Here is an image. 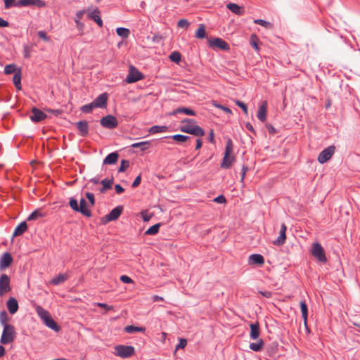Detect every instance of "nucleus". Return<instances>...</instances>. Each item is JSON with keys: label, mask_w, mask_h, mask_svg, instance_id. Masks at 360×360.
Here are the masks:
<instances>
[{"label": "nucleus", "mask_w": 360, "mask_h": 360, "mask_svg": "<svg viewBox=\"0 0 360 360\" xmlns=\"http://www.w3.org/2000/svg\"><path fill=\"white\" fill-rule=\"evenodd\" d=\"M180 130L183 132L193 134L196 136H203L205 131L200 126L195 124V121L192 119H186L181 122Z\"/></svg>", "instance_id": "1"}, {"label": "nucleus", "mask_w": 360, "mask_h": 360, "mask_svg": "<svg viewBox=\"0 0 360 360\" xmlns=\"http://www.w3.org/2000/svg\"><path fill=\"white\" fill-rule=\"evenodd\" d=\"M233 146L231 139H229L226 142L224 156L221 164V167L224 169L229 168L232 163L235 161V158L231 154L233 153Z\"/></svg>", "instance_id": "2"}, {"label": "nucleus", "mask_w": 360, "mask_h": 360, "mask_svg": "<svg viewBox=\"0 0 360 360\" xmlns=\"http://www.w3.org/2000/svg\"><path fill=\"white\" fill-rule=\"evenodd\" d=\"M15 331L13 326H5L1 338V343L7 345L14 341Z\"/></svg>", "instance_id": "3"}, {"label": "nucleus", "mask_w": 360, "mask_h": 360, "mask_svg": "<svg viewBox=\"0 0 360 360\" xmlns=\"http://www.w3.org/2000/svg\"><path fill=\"white\" fill-rule=\"evenodd\" d=\"M116 354L121 358H129L134 355L135 349L133 346L130 345H117L115 347Z\"/></svg>", "instance_id": "4"}, {"label": "nucleus", "mask_w": 360, "mask_h": 360, "mask_svg": "<svg viewBox=\"0 0 360 360\" xmlns=\"http://www.w3.org/2000/svg\"><path fill=\"white\" fill-rule=\"evenodd\" d=\"M311 252L320 262L326 263L327 262L325 250L319 243L312 244Z\"/></svg>", "instance_id": "5"}, {"label": "nucleus", "mask_w": 360, "mask_h": 360, "mask_svg": "<svg viewBox=\"0 0 360 360\" xmlns=\"http://www.w3.org/2000/svg\"><path fill=\"white\" fill-rule=\"evenodd\" d=\"M46 4L43 0H18L16 7H37L39 8L46 7Z\"/></svg>", "instance_id": "6"}, {"label": "nucleus", "mask_w": 360, "mask_h": 360, "mask_svg": "<svg viewBox=\"0 0 360 360\" xmlns=\"http://www.w3.org/2000/svg\"><path fill=\"white\" fill-rule=\"evenodd\" d=\"M11 290L10 278L4 274L0 276V296L9 292Z\"/></svg>", "instance_id": "7"}, {"label": "nucleus", "mask_w": 360, "mask_h": 360, "mask_svg": "<svg viewBox=\"0 0 360 360\" xmlns=\"http://www.w3.org/2000/svg\"><path fill=\"white\" fill-rule=\"evenodd\" d=\"M335 152V147L333 146H330L328 147L327 148L324 149L323 151L320 153V154L318 156V161L321 164H323L326 162L328 160H329L332 155L334 154Z\"/></svg>", "instance_id": "8"}, {"label": "nucleus", "mask_w": 360, "mask_h": 360, "mask_svg": "<svg viewBox=\"0 0 360 360\" xmlns=\"http://www.w3.org/2000/svg\"><path fill=\"white\" fill-rule=\"evenodd\" d=\"M209 45L212 48H217L224 51H227L230 48L229 44L221 38H214L210 39Z\"/></svg>", "instance_id": "9"}, {"label": "nucleus", "mask_w": 360, "mask_h": 360, "mask_svg": "<svg viewBox=\"0 0 360 360\" xmlns=\"http://www.w3.org/2000/svg\"><path fill=\"white\" fill-rule=\"evenodd\" d=\"M108 99V94L107 93H103L96 97L92 103L96 108L104 109L107 106Z\"/></svg>", "instance_id": "10"}, {"label": "nucleus", "mask_w": 360, "mask_h": 360, "mask_svg": "<svg viewBox=\"0 0 360 360\" xmlns=\"http://www.w3.org/2000/svg\"><path fill=\"white\" fill-rule=\"evenodd\" d=\"M143 78L142 74L135 68L130 67L129 73L128 74L126 81L128 83L136 82Z\"/></svg>", "instance_id": "11"}, {"label": "nucleus", "mask_w": 360, "mask_h": 360, "mask_svg": "<svg viewBox=\"0 0 360 360\" xmlns=\"http://www.w3.org/2000/svg\"><path fill=\"white\" fill-rule=\"evenodd\" d=\"M47 117L46 113L41 110L34 107L32 108V115L30 117L33 122H39Z\"/></svg>", "instance_id": "12"}, {"label": "nucleus", "mask_w": 360, "mask_h": 360, "mask_svg": "<svg viewBox=\"0 0 360 360\" xmlns=\"http://www.w3.org/2000/svg\"><path fill=\"white\" fill-rule=\"evenodd\" d=\"M112 188V176L110 179L105 178L101 181L99 186L96 188L101 193H105L106 191Z\"/></svg>", "instance_id": "13"}, {"label": "nucleus", "mask_w": 360, "mask_h": 360, "mask_svg": "<svg viewBox=\"0 0 360 360\" xmlns=\"http://www.w3.org/2000/svg\"><path fill=\"white\" fill-rule=\"evenodd\" d=\"M86 13L87 17L89 20L96 22L98 24V25L101 27L103 26V21L100 15V11H98V8H95L93 11L87 9Z\"/></svg>", "instance_id": "14"}, {"label": "nucleus", "mask_w": 360, "mask_h": 360, "mask_svg": "<svg viewBox=\"0 0 360 360\" xmlns=\"http://www.w3.org/2000/svg\"><path fill=\"white\" fill-rule=\"evenodd\" d=\"M13 262V257L9 252H5L0 258V269L5 270Z\"/></svg>", "instance_id": "15"}, {"label": "nucleus", "mask_w": 360, "mask_h": 360, "mask_svg": "<svg viewBox=\"0 0 360 360\" xmlns=\"http://www.w3.org/2000/svg\"><path fill=\"white\" fill-rule=\"evenodd\" d=\"M287 227L285 224H282L281 230L279 232V236L273 242L274 245L280 246L285 243L286 240V232Z\"/></svg>", "instance_id": "16"}, {"label": "nucleus", "mask_w": 360, "mask_h": 360, "mask_svg": "<svg viewBox=\"0 0 360 360\" xmlns=\"http://www.w3.org/2000/svg\"><path fill=\"white\" fill-rule=\"evenodd\" d=\"M248 264L262 266L264 264V258L260 254H252L248 257Z\"/></svg>", "instance_id": "17"}, {"label": "nucleus", "mask_w": 360, "mask_h": 360, "mask_svg": "<svg viewBox=\"0 0 360 360\" xmlns=\"http://www.w3.org/2000/svg\"><path fill=\"white\" fill-rule=\"evenodd\" d=\"M77 129L82 136H86L89 134V124L86 120H81L76 123Z\"/></svg>", "instance_id": "18"}, {"label": "nucleus", "mask_w": 360, "mask_h": 360, "mask_svg": "<svg viewBox=\"0 0 360 360\" xmlns=\"http://www.w3.org/2000/svg\"><path fill=\"white\" fill-rule=\"evenodd\" d=\"M6 306H7L8 311L11 314H14L15 313H16L19 308L18 301L14 297H10L8 300V301L6 302Z\"/></svg>", "instance_id": "19"}, {"label": "nucleus", "mask_w": 360, "mask_h": 360, "mask_svg": "<svg viewBox=\"0 0 360 360\" xmlns=\"http://www.w3.org/2000/svg\"><path fill=\"white\" fill-rule=\"evenodd\" d=\"M266 112H267V102L263 101L261 105L259 108L257 117V118L262 121L265 122L266 119Z\"/></svg>", "instance_id": "20"}, {"label": "nucleus", "mask_w": 360, "mask_h": 360, "mask_svg": "<svg viewBox=\"0 0 360 360\" xmlns=\"http://www.w3.org/2000/svg\"><path fill=\"white\" fill-rule=\"evenodd\" d=\"M250 337L252 340H257L259 338L260 335L259 324L258 322L251 323L250 325Z\"/></svg>", "instance_id": "21"}, {"label": "nucleus", "mask_w": 360, "mask_h": 360, "mask_svg": "<svg viewBox=\"0 0 360 360\" xmlns=\"http://www.w3.org/2000/svg\"><path fill=\"white\" fill-rule=\"evenodd\" d=\"M79 212L88 217L91 216V212L87 208L86 202L84 198L80 200Z\"/></svg>", "instance_id": "22"}, {"label": "nucleus", "mask_w": 360, "mask_h": 360, "mask_svg": "<svg viewBox=\"0 0 360 360\" xmlns=\"http://www.w3.org/2000/svg\"><path fill=\"white\" fill-rule=\"evenodd\" d=\"M69 278V276L68 274H60L55 278H52L50 281V283L52 285H58L59 284L63 283L65 281Z\"/></svg>", "instance_id": "23"}, {"label": "nucleus", "mask_w": 360, "mask_h": 360, "mask_svg": "<svg viewBox=\"0 0 360 360\" xmlns=\"http://www.w3.org/2000/svg\"><path fill=\"white\" fill-rule=\"evenodd\" d=\"M27 229V224L26 221H22L15 229L13 236H22Z\"/></svg>", "instance_id": "24"}, {"label": "nucleus", "mask_w": 360, "mask_h": 360, "mask_svg": "<svg viewBox=\"0 0 360 360\" xmlns=\"http://www.w3.org/2000/svg\"><path fill=\"white\" fill-rule=\"evenodd\" d=\"M228 9L237 15H243L244 13V8L236 4L229 3L226 5Z\"/></svg>", "instance_id": "25"}, {"label": "nucleus", "mask_w": 360, "mask_h": 360, "mask_svg": "<svg viewBox=\"0 0 360 360\" xmlns=\"http://www.w3.org/2000/svg\"><path fill=\"white\" fill-rule=\"evenodd\" d=\"M36 311L44 322L51 316L49 312L41 306H37L36 307Z\"/></svg>", "instance_id": "26"}, {"label": "nucleus", "mask_w": 360, "mask_h": 360, "mask_svg": "<svg viewBox=\"0 0 360 360\" xmlns=\"http://www.w3.org/2000/svg\"><path fill=\"white\" fill-rule=\"evenodd\" d=\"M300 309L302 312V316L304 321V324L305 327H307L308 308L304 301L300 302Z\"/></svg>", "instance_id": "27"}, {"label": "nucleus", "mask_w": 360, "mask_h": 360, "mask_svg": "<svg viewBox=\"0 0 360 360\" xmlns=\"http://www.w3.org/2000/svg\"><path fill=\"white\" fill-rule=\"evenodd\" d=\"M101 124L105 128L112 129V115H108L101 120Z\"/></svg>", "instance_id": "28"}, {"label": "nucleus", "mask_w": 360, "mask_h": 360, "mask_svg": "<svg viewBox=\"0 0 360 360\" xmlns=\"http://www.w3.org/2000/svg\"><path fill=\"white\" fill-rule=\"evenodd\" d=\"M44 323L47 327L56 332H58L60 330V326L51 316L44 321Z\"/></svg>", "instance_id": "29"}, {"label": "nucleus", "mask_w": 360, "mask_h": 360, "mask_svg": "<svg viewBox=\"0 0 360 360\" xmlns=\"http://www.w3.org/2000/svg\"><path fill=\"white\" fill-rule=\"evenodd\" d=\"M264 345V341L262 339H258L257 342L250 344V348L255 352H259L263 349Z\"/></svg>", "instance_id": "30"}, {"label": "nucleus", "mask_w": 360, "mask_h": 360, "mask_svg": "<svg viewBox=\"0 0 360 360\" xmlns=\"http://www.w3.org/2000/svg\"><path fill=\"white\" fill-rule=\"evenodd\" d=\"M146 328L144 327H138L134 326H127L124 328V331L127 333H134L137 332L144 333Z\"/></svg>", "instance_id": "31"}, {"label": "nucleus", "mask_w": 360, "mask_h": 360, "mask_svg": "<svg viewBox=\"0 0 360 360\" xmlns=\"http://www.w3.org/2000/svg\"><path fill=\"white\" fill-rule=\"evenodd\" d=\"M13 82L18 89H21V71L18 70L13 77Z\"/></svg>", "instance_id": "32"}, {"label": "nucleus", "mask_w": 360, "mask_h": 360, "mask_svg": "<svg viewBox=\"0 0 360 360\" xmlns=\"http://www.w3.org/2000/svg\"><path fill=\"white\" fill-rule=\"evenodd\" d=\"M117 34L122 39H127L130 34V30L124 27H118L116 29Z\"/></svg>", "instance_id": "33"}, {"label": "nucleus", "mask_w": 360, "mask_h": 360, "mask_svg": "<svg viewBox=\"0 0 360 360\" xmlns=\"http://www.w3.org/2000/svg\"><path fill=\"white\" fill-rule=\"evenodd\" d=\"M10 318L8 316L6 311H3L0 312V323L4 327L5 326H11V324H8Z\"/></svg>", "instance_id": "34"}, {"label": "nucleus", "mask_w": 360, "mask_h": 360, "mask_svg": "<svg viewBox=\"0 0 360 360\" xmlns=\"http://www.w3.org/2000/svg\"><path fill=\"white\" fill-rule=\"evenodd\" d=\"M254 23L259 25L266 29L271 30L273 28V25L270 22L262 20V19H256L254 20Z\"/></svg>", "instance_id": "35"}, {"label": "nucleus", "mask_w": 360, "mask_h": 360, "mask_svg": "<svg viewBox=\"0 0 360 360\" xmlns=\"http://www.w3.org/2000/svg\"><path fill=\"white\" fill-rule=\"evenodd\" d=\"M206 36L205 27L204 25H200L195 32V37L198 39H203Z\"/></svg>", "instance_id": "36"}, {"label": "nucleus", "mask_w": 360, "mask_h": 360, "mask_svg": "<svg viewBox=\"0 0 360 360\" xmlns=\"http://www.w3.org/2000/svg\"><path fill=\"white\" fill-rule=\"evenodd\" d=\"M167 129V127L166 126L155 125L150 127V129H149V132L151 134L161 133L166 131Z\"/></svg>", "instance_id": "37"}, {"label": "nucleus", "mask_w": 360, "mask_h": 360, "mask_svg": "<svg viewBox=\"0 0 360 360\" xmlns=\"http://www.w3.org/2000/svg\"><path fill=\"white\" fill-rule=\"evenodd\" d=\"M181 112H184L188 115H195V112L193 110L189 109L188 108H177L176 110H175L174 111L173 114L181 113Z\"/></svg>", "instance_id": "38"}, {"label": "nucleus", "mask_w": 360, "mask_h": 360, "mask_svg": "<svg viewBox=\"0 0 360 360\" xmlns=\"http://www.w3.org/2000/svg\"><path fill=\"white\" fill-rule=\"evenodd\" d=\"M42 217H44V214L39 210H37L30 214L27 218V220H37V219Z\"/></svg>", "instance_id": "39"}, {"label": "nucleus", "mask_w": 360, "mask_h": 360, "mask_svg": "<svg viewBox=\"0 0 360 360\" xmlns=\"http://www.w3.org/2000/svg\"><path fill=\"white\" fill-rule=\"evenodd\" d=\"M96 107L94 105V103L91 102L89 104L84 105L81 107V110L83 113H90Z\"/></svg>", "instance_id": "40"}, {"label": "nucleus", "mask_w": 360, "mask_h": 360, "mask_svg": "<svg viewBox=\"0 0 360 360\" xmlns=\"http://www.w3.org/2000/svg\"><path fill=\"white\" fill-rule=\"evenodd\" d=\"M160 226V224H156L153 226H152L151 227H150L146 231V235H155L156 233H158L159 231V228Z\"/></svg>", "instance_id": "41"}, {"label": "nucleus", "mask_w": 360, "mask_h": 360, "mask_svg": "<svg viewBox=\"0 0 360 360\" xmlns=\"http://www.w3.org/2000/svg\"><path fill=\"white\" fill-rule=\"evenodd\" d=\"M148 146H149V142L143 141V142H139V143H133L131 145V147L134 148H140L141 150H145L146 149L148 148Z\"/></svg>", "instance_id": "42"}, {"label": "nucleus", "mask_w": 360, "mask_h": 360, "mask_svg": "<svg viewBox=\"0 0 360 360\" xmlns=\"http://www.w3.org/2000/svg\"><path fill=\"white\" fill-rule=\"evenodd\" d=\"M16 72V65L15 64H9L5 66L4 73L6 75H11Z\"/></svg>", "instance_id": "43"}, {"label": "nucleus", "mask_w": 360, "mask_h": 360, "mask_svg": "<svg viewBox=\"0 0 360 360\" xmlns=\"http://www.w3.org/2000/svg\"><path fill=\"white\" fill-rule=\"evenodd\" d=\"M258 41V37L256 34H252L250 37V44L257 51H259Z\"/></svg>", "instance_id": "44"}, {"label": "nucleus", "mask_w": 360, "mask_h": 360, "mask_svg": "<svg viewBox=\"0 0 360 360\" xmlns=\"http://www.w3.org/2000/svg\"><path fill=\"white\" fill-rule=\"evenodd\" d=\"M172 139L177 142L184 143L188 141L190 139V137L185 135L176 134L172 136Z\"/></svg>", "instance_id": "45"}, {"label": "nucleus", "mask_w": 360, "mask_h": 360, "mask_svg": "<svg viewBox=\"0 0 360 360\" xmlns=\"http://www.w3.org/2000/svg\"><path fill=\"white\" fill-rule=\"evenodd\" d=\"M169 58L172 61L178 63L181 60V54L178 51H174L170 54Z\"/></svg>", "instance_id": "46"}, {"label": "nucleus", "mask_w": 360, "mask_h": 360, "mask_svg": "<svg viewBox=\"0 0 360 360\" xmlns=\"http://www.w3.org/2000/svg\"><path fill=\"white\" fill-rule=\"evenodd\" d=\"M32 51V47L30 45H24L23 47V56L25 58H29L31 56Z\"/></svg>", "instance_id": "47"}, {"label": "nucleus", "mask_w": 360, "mask_h": 360, "mask_svg": "<svg viewBox=\"0 0 360 360\" xmlns=\"http://www.w3.org/2000/svg\"><path fill=\"white\" fill-rule=\"evenodd\" d=\"M69 205L74 211L79 212V205L77 200L75 198H71L70 199Z\"/></svg>", "instance_id": "48"}, {"label": "nucleus", "mask_w": 360, "mask_h": 360, "mask_svg": "<svg viewBox=\"0 0 360 360\" xmlns=\"http://www.w3.org/2000/svg\"><path fill=\"white\" fill-rule=\"evenodd\" d=\"M129 167V162L128 160H122L121 162V165L118 169V172H124Z\"/></svg>", "instance_id": "49"}, {"label": "nucleus", "mask_w": 360, "mask_h": 360, "mask_svg": "<svg viewBox=\"0 0 360 360\" xmlns=\"http://www.w3.org/2000/svg\"><path fill=\"white\" fill-rule=\"evenodd\" d=\"M4 8L6 9H9L12 6L16 7V2L15 0H4Z\"/></svg>", "instance_id": "50"}, {"label": "nucleus", "mask_w": 360, "mask_h": 360, "mask_svg": "<svg viewBox=\"0 0 360 360\" xmlns=\"http://www.w3.org/2000/svg\"><path fill=\"white\" fill-rule=\"evenodd\" d=\"M235 103H236V104L238 107H240V108L243 110V111L244 112V113H245V115H248V110L247 105H246L243 102H242V101H240L237 100V101H236V102H235Z\"/></svg>", "instance_id": "51"}, {"label": "nucleus", "mask_w": 360, "mask_h": 360, "mask_svg": "<svg viewBox=\"0 0 360 360\" xmlns=\"http://www.w3.org/2000/svg\"><path fill=\"white\" fill-rule=\"evenodd\" d=\"M111 221H112V210L101 219L103 224H106Z\"/></svg>", "instance_id": "52"}, {"label": "nucleus", "mask_w": 360, "mask_h": 360, "mask_svg": "<svg viewBox=\"0 0 360 360\" xmlns=\"http://www.w3.org/2000/svg\"><path fill=\"white\" fill-rule=\"evenodd\" d=\"M122 210V206H117L115 208H114V220L117 219L120 217Z\"/></svg>", "instance_id": "53"}, {"label": "nucleus", "mask_w": 360, "mask_h": 360, "mask_svg": "<svg viewBox=\"0 0 360 360\" xmlns=\"http://www.w3.org/2000/svg\"><path fill=\"white\" fill-rule=\"evenodd\" d=\"M190 23L186 19H181L178 22V27L181 28H187Z\"/></svg>", "instance_id": "54"}, {"label": "nucleus", "mask_w": 360, "mask_h": 360, "mask_svg": "<svg viewBox=\"0 0 360 360\" xmlns=\"http://www.w3.org/2000/svg\"><path fill=\"white\" fill-rule=\"evenodd\" d=\"M215 107L222 110L223 111H224L226 113H229V114H231V109H229V108L226 107V106H224L222 105H220V104H217L216 103H214L213 104Z\"/></svg>", "instance_id": "55"}, {"label": "nucleus", "mask_w": 360, "mask_h": 360, "mask_svg": "<svg viewBox=\"0 0 360 360\" xmlns=\"http://www.w3.org/2000/svg\"><path fill=\"white\" fill-rule=\"evenodd\" d=\"M104 165L112 164V153H109L103 160Z\"/></svg>", "instance_id": "56"}, {"label": "nucleus", "mask_w": 360, "mask_h": 360, "mask_svg": "<svg viewBox=\"0 0 360 360\" xmlns=\"http://www.w3.org/2000/svg\"><path fill=\"white\" fill-rule=\"evenodd\" d=\"M187 345V341L186 339H181L179 343L176 347V350L179 349H184Z\"/></svg>", "instance_id": "57"}, {"label": "nucleus", "mask_w": 360, "mask_h": 360, "mask_svg": "<svg viewBox=\"0 0 360 360\" xmlns=\"http://www.w3.org/2000/svg\"><path fill=\"white\" fill-rule=\"evenodd\" d=\"M86 197L89 200L90 204L91 205H94V204H95L94 195L91 193L87 192V193H86Z\"/></svg>", "instance_id": "58"}, {"label": "nucleus", "mask_w": 360, "mask_h": 360, "mask_svg": "<svg viewBox=\"0 0 360 360\" xmlns=\"http://www.w3.org/2000/svg\"><path fill=\"white\" fill-rule=\"evenodd\" d=\"M37 35L39 36V38H41V39H43L44 41L49 40V37L47 36L46 33L44 31H39L37 32Z\"/></svg>", "instance_id": "59"}, {"label": "nucleus", "mask_w": 360, "mask_h": 360, "mask_svg": "<svg viewBox=\"0 0 360 360\" xmlns=\"http://www.w3.org/2000/svg\"><path fill=\"white\" fill-rule=\"evenodd\" d=\"M141 181V174H139L138 176H136V178L134 181V182L132 183L131 186L133 188L137 187L140 184Z\"/></svg>", "instance_id": "60"}, {"label": "nucleus", "mask_w": 360, "mask_h": 360, "mask_svg": "<svg viewBox=\"0 0 360 360\" xmlns=\"http://www.w3.org/2000/svg\"><path fill=\"white\" fill-rule=\"evenodd\" d=\"M75 22L76 23V27L79 31H83L84 25L80 22V20L75 19Z\"/></svg>", "instance_id": "61"}, {"label": "nucleus", "mask_w": 360, "mask_h": 360, "mask_svg": "<svg viewBox=\"0 0 360 360\" xmlns=\"http://www.w3.org/2000/svg\"><path fill=\"white\" fill-rule=\"evenodd\" d=\"M86 13V10H80V11H78L77 13H76V15H75V19H78V20H81L84 15V14Z\"/></svg>", "instance_id": "62"}, {"label": "nucleus", "mask_w": 360, "mask_h": 360, "mask_svg": "<svg viewBox=\"0 0 360 360\" xmlns=\"http://www.w3.org/2000/svg\"><path fill=\"white\" fill-rule=\"evenodd\" d=\"M141 216L145 221H148L152 217V214H148L146 212H142Z\"/></svg>", "instance_id": "63"}, {"label": "nucleus", "mask_w": 360, "mask_h": 360, "mask_svg": "<svg viewBox=\"0 0 360 360\" xmlns=\"http://www.w3.org/2000/svg\"><path fill=\"white\" fill-rule=\"evenodd\" d=\"M214 201L217 203L221 204V203H224L226 202V199L224 195H219L218 197H217L216 198H214Z\"/></svg>", "instance_id": "64"}]
</instances>
